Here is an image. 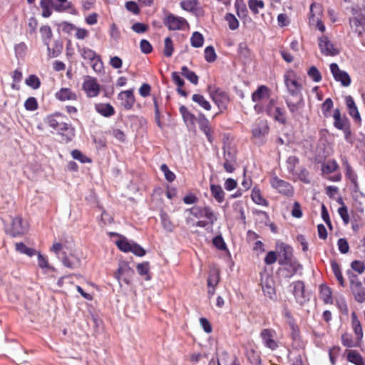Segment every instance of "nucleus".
<instances>
[{"mask_svg": "<svg viewBox=\"0 0 365 365\" xmlns=\"http://www.w3.org/2000/svg\"><path fill=\"white\" fill-rule=\"evenodd\" d=\"M260 338L267 348L273 351L278 347V342L276 339L277 334L274 329H263L260 332Z\"/></svg>", "mask_w": 365, "mask_h": 365, "instance_id": "obj_7", "label": "nucleus"}, {"mask_svg": "<svg viewBox=\"0 0 365 365\" xmlns=\"http://www.w3.org/2000/svg\"><path fill=\"white\" fill-rule=\"evenodd\" d=\"M331 72L336 81H340L343 86H349L351 83V78L349 74L341 71L338 65L335 63H332L330 65Z\"/></svg>", "mask_w": 365, "mask_h": 365, "instance_id": "obj_12", "label": "nucleus"}, {"mask_svg": "<svg viewBox=\"0 0 365 365\" xmlns=\"http://www.w3.org/2000/svg\"><path fill=\"white\" fill-rule=\"evenodd\" d=\"M41 9H52L54 8L56 11H61L65 9L62 4H54L53 0H41L40 2Z\"/></svg>", "mask_w": 365, "mask_h": 365, "instance_id": "obj_43", "label": "nucleus"}, {"mask_svg": "<svg viewBox=\"0 0 365 365\" xmlns=\"http://www.w3.org/2000/svg\"><path fill=\"white\" fill-rule=\"evenodd\" d=\"M352 318V327L356 335L357 339L359 341L363 337V331L360 322L357 319L356 314L353 312L351 314Z\"/></svg>", "mask_w": 365, "mask_h": 365, "instance_id": "obj_30", "label": "nucleus"}, {"mask_svg": "<svg viewBox=\"0 0 365 365\" xmlns=\"http://www.w3.org/2000/svg\"><path fill=\"white\" fill-rule=\"evenodd\" d=\"M225 20L231 30H235L239 27V21L237 18L232 14H227Z\"/></svg>", "mask_w": 365, "mask_h": 365, "instance_id": "obj_49", "label": "nucleus"}, {"mask_svg": "<svg viewBox=\"0 0 365 365\" xmlns=\"http://www.w3.org/2000/svg\"><path fill=\"white\" fill-rule=\"evenodd\" d=\"M51 251L53 252L56 255L61 259L63 256V252L64 251V246L60 242H54L51 247Z\"/></svg>", "mask_w": 365, "mask_h": 365, "instance_id": "obj_58", "label": "nucleus"}, {"mask_svg": "<svg viewBox=\"0 0 365 365\" xmlns=\"http://www.w3.org/2000/svg\"><path fill=\"white\" fill-rule=\"evenodd\" d=\"M61 259L63 264L70 269H76L81 265V260L78 257L73 254L67 255L66 252H63V256Z\"/></svg>", "mask_w": 365, "mask_h": 365, "instance_id": "obj_20", "label": "nucleus"}, {"mask_svg": "<svg viewBox=\"0 0 365 365\" xmlns=\"http://www.w3.org/2000/svg\"><path fill=\"white\" fill-rule=\"evenodd\" d=\"M81 56L85 60H88L92 63V68L96 72H101L103 68V62L100 56L89 48H83L81 50Z\"/></svg>", "mask_w": 365, "mask_h": 365, "instance_id": "obj_3", "label": "nucleus"}, {"mask_svg": "<svg viewBox=\"0 0 365 365\" xmlns=\"http://www.w3.org/2000/svg\"><path fill=\"white\" fill-rule=\"evenodd\" d=\"M286 104L289 112L294 118H299L302 116L304 108L303 96L287 97L286 98Z\"/></svg>", "mask_w": 365, "mask_h": 365, "instance_id": "obj_1", "label": "nucleus"}, {"mask_svg": "<svg viewBox=\"0 0 365 365\" xmlns=\"http://www.w3.org/2000/svg\"><path fill=\"white\" fill-rule=\"evenodd\" d=\"M181 7L182 9L187 11H192L194 9H195L197 6V1L196 0H185L182 1L180 3Z\"/></svg>", "mask_w": 365, "mask_h": 365, "instance_id": "obj_54", "label": "nucleus"}, {"mask_svg": "<svg viewBox=\"0 0 365 365\" xmlns=\"http://www.w3.org/2000/svg\"><path fill=\"white\" fill-rule=\"evenodd\" d=\"M25 108L27 110L34 111L38 108V103L34 97L29 98L24 103Z\"/></svg>", "mask_w": 365, "mask_h": 365, "instance_id": "obj_53", "label": "nucleus"}, {"mask_svg": "<svg viewBox=\"0 0 365 365\" xmlns=\"http://www.w3.org/2000/svg\"><path fill=\"white\" fill-rule=\"evenodd\" d=\"M293 293L297 301L302 304L304 299V285L302 281L293 283Z\"/></svg>", "mask_w": 365, "mask_h": 365, "instance_id": "obj_25", "label": "nucleus"}, {"mask_svg": "<svg viewBox=\"0 0 365 365\" xmlns=\"http://www.w3.org/2000/svg\"><path fill=\"white\" fill-rule=\"evenodd\" d=\"M196 120L199 124L200 129L205 133L208 141L212 143L213 138L212 136V130L210 125V122L204 114H199Z\"/></svg>", "mask_w": 365, "mask_h": 365, "instance_id": "obj_18", "label": "nucleus"}, {"mask_svg": "<svg viewBox=\"0 0 365 365\" xmlns=\"http://www.w3.org/2000/svg\"><path fill=\"white\" fill-rule=\"evenodd\" d=\"M181 74L194 85L197 84L198 76L193 71H190L187 66H182L181 68Z\"/></svg>", "mask_w": 365, "mask_h": 365, "instance_id": "obj_34", "label": "nucleus"}, {"mask_svg": "<svg viewBox=\"0 0 365 365\" xmlns=\"http://www.w3.org/2000/svg\"><path fill=\"white\" fill-rule=\"evenodd\" d=\"M308 75L315 82H319L322 80L321 73L315 66H312L309 68Z\"/></svg>", "mask_w": 365, "mask_h": 365, "instance_id": "obj_59", "label": "nucleus"}, {"mask_svg": "<svg viewBox=\"0 0 365 365\" xmlns=\"http://www.w3.org/2000/svg\"><path fill=\"white\" fill-rule=\"evenodd\" d=\"M28 230V223L21 217H16L12 219L9 233L13 237L25 234Z\"/></svg>", "mask_w": 365, "mask_h": 365, "instance_id": "obj_9", "label": "nucleus"}, {"mask_svg": "<svg viewBox=\"0 0 365 365\" xmlns=\"http://www.w3.org/2000/svg\"><path fill=\"white\" fill-rule=\"evenodd\" d=\"M172 79L173 82L178 86V92L181 96L186 97L187 93L185 91H184L182 87L184 86V81L182 79L178 72L172 73Z\"/></svg>", "mask_w": 365, "mask_h": 365, "instance_id": "obj_31", "label": "nucleus"}, {"mask_svg": "<svg viewBox=\"0 0 365 365\" xmlns=\"http://www.w3.org/2000/svg\"><path fill=\"white\" fill-rule=\"evenodd\" d=\"M116 245L123 252H128L130 251L132 243H130L126 240H119L116 242Z\"/></svg>", "mask_w": 365, "mask_h": 365, "instance_id": "obj_60", "label": "nucleus"}, {"mask_svg": "<svg viewBox=\"0 0 365 365\" xmlns=\"http://www.w3.org/2000/svg\"><path fill=\"white\" fill-rule=\"evenodd\" d=\"M251 197L256 204L264 206L267 205V200L261 195L260 191L258 188H253Z\"/></svg>", "mask_w": 365, "mask_h": 365, "instance_id": "obj_38", "label": "nucleus"}, {"mask_svg": "<svg viewBox=\"0 0 365 365\" xmlns=\"http://www.w3.org/2000/svg\"><path fill=\"white\" fill-rule=\"evenodd\" d=\"M248 6L250 9L255 14L259 13V9H262L264 7V2L262 0H249Z\"/></svg>", "mask_w": 365, "mask_h": 365, "instance_id": "obj_46", "label": "nucleus"}, {"mask_svg": "<svg viewBox=\"0 0 365 365\" xmlns=\"http://www.w3.org/2000/svg\"><path fill=\"white\" fill-rule=\"evenodd\" d=\"M269 132V127L267 122L260 120L252 129V135L255 138H262Z\"/></svg>", "mask_w": 365, "mask_h": 365, "instance_id": "obj_23", "label": "nucleus"}, {"mask_svg": "<svg viewBox=\"0 0 365 365\" xmlns=\"http://www.w3.org/2000/svg\"><path fill=\"white\" fill-rule=\"evenodd\" d=\"M179 110L185 123H190L192 125L195 123L197 118L191 113L185 106H181Z\"/></svg>", "mask_w": 365, "mask_h": 365, "instance_id": "obj_32", "label": "nucleus"}, {"mask_svg": "<svg viewBox=\"0 0 365 365\" xmlns=\"http://www.w3.org/2000/svg\"><path fill=\"white\" fill-rule=\"evenodd\" d=\"M220 280L219 272L216 269L212 270L207 279L208 287H215Z\"/></svg>", "mask_w": 365, "mask_h": 365, "instance_id": "obj_41", "label": "nucleus"}, {"mask_svg": "<svg viewBox=\"0 0 365 365\" xmlns=\"http://www.w3.org/2000/svg\"><path fill=\"white\" fill-rule=\"evenodd\" d=\"M192 100L205 110H210L211 105L210 102L207 101L203 96L200 94H194L192 97Z\"/></svg>", "mask_w": 365, "mask_h": 365, "instance_id": "obj_35", "label": "nucleus"}, {"mask_svg": "<svg viewBox=\"0 0 365 365\" xmlns=\"http://www.w3.org/2000/svg\"><path fill=\"white\" fill-rule=\"evenodd\" d=\"M350 277V287L355 299L359 302L363 303L365 302V287H363L362 283L359 280L356 275H349Z\"/></svg>", "mask_w": 365, "mask_h": 365, "instance_id": "obj_6", "label": "nucleus"}, {"mask_svg": "<svg viewBox=\"0 0 365 365\" xmlns=\"http://www.w3.org/2000/svg\"><path fill=\"white\" fill-rule=\"evenodd\" d=\"M190 42L192 46L195 48L202 47L204 43V37L200 33L195 31L191 36Z\"/></svg>", "mask_w": 365, "mask_h": 365, "instance_id": "obj_39", "label": "nucleus"}, {"mask_svg": "<svg viewBox=\"0 0 365 365\" xmlns=\"http://www.w3.org/2000/svg\"><path fill=\"white\" fill-rule=\"evenodd\" d=\"M98 113L103 116H111L115 113L113 107L109 103H99L96 106Z\"/></svg>", "mask_w": 365, "mask_h": 365, "instance_id": "obj_26", "label": "nucleus"}, {"mask_svg": "<svg viewBox=\"0 0 365 365\" xmlns=\"http://www.w3.org/2000/svg\"><path fill=\"white\" fill-rule=\"evenodd\" d=\"M261 286L265 296L271 299H275L276 292L272 276L269 274L261 275Z\"/></svg>", "mask_w": 365, "mask_h": 365, "instance_id": "obj_8", "label": "nucleus"}, {"mask_svg": "<svg viewBox=\"0 0 365 365\" xmlns=\"http://www.w3.org/2000/svg\"><path fill=\"white\" fill-rule=\"evenodd\" d=\"M331 266L332 271H333L336 278L339 281L340 285L341 287H344L345 286L344 279L342 276V274H341V272L339 264L335 261H332L331 262Z\"/></svg>", "mask_w": 365, "mask_h": 365, "instance_id": "obj_40", "label": "nucleus"}, {"mask_svg": "<svg viewBox=\"0 0 365 365\" xmlns=\"http://www.w3.org/2000/svg\"><path fill=\"white\" fill-rule=\"evenodd\" d=\"M270 184L273 188L285 196L291 197L294 194L292 185L288 182L279 179L277 176L272 177L270 179Z\"/></svg>", "mask_w": 365, "mask_h": 365, "instance_id": "obj_4", "label": "nucleus"}, {"mask_svg": "<svg viewBox=\"0 0 365 365\" xmlns=\"http://www.w3.org/2000/svg\"><path fill=\"white\" fill-rule=\"evenodd\" d=\"M55 97L60 101H76L77 95L75 92L68 88H62L56 93Z\"/></svg>", "mask_w": 365, "mask_h": 365, "instance_id": "obj_21", "label": "nucleus"}, {"mask_svg": "<svg viewBox=\"0 0 365 365\" xmlns=\"http://www.w3.org/2000/svg\"><path fill=\"white\" fill-rule=\"evenodd\" d=\"M56 130L62 135H63L64 133L66 132V135H68L67 137L68 139H69L72 135H73V128L70 126V125L64 122H61L59 126H58Z\"/></svg>", "mask_w": 365, "mask_h": 365, "instance_id": "obj_45", "label": "nucleus"}, {"mask_svg": "<svg viewBox=\"0 0 365 365\" xmlns=\"http://www.w3.org/2000/svg\"><path fill=\"white\" fill-rule=\"evenodd\" d=\"M133 270L130 267L129 264L125 262H120L118 265V268L115 273V277L120 281V279H123V280L128 284L129 280L128 278L133 274Z\"/></svg>", "mask_w": 365, "mask_h": 365, "instance_id": "obj_14", "label": "nucleus"}, {"mask_svg": "<svg viewBox=\"0 0 365 365\" xmlns=\"http://www.w3.org/2000/svg\"><path fill=\"white\" fill-rule=\"evenodd\" d=\"M118 98L121 101L122 106H123L126 110L130 109L135 101L133 91L132 89L121 91L118 94Z\"/></svg>", "mask_w": 365, "mask_h": 365, "instance_id": "obj_17", "label": "nucleus"}, {"mask_svg": "<svg viewBox=\"0 0 365 365\" xmlns=\"http://www.w3.org/2000/svg\"><path fill=\"white\" fill-rule=\"evenodd\" d=\"M15 246L16 251L27 256L32 257L36 254L34 249L26 247L23 242H18Z\"/></svg>", "mask_w": 365, "mask_h": 365, "instance_id": "obj_37", "label": "nucleus"}, {"mask_svg": "<svg viewBox=\"0 0 365 365\" xmlns=\"http://www.w3.org/2000/svg\"><path fill=\"white\" fill-rule=\"evenodd\" d=\"M284 83L289 93V97L302 96L301 93L302 85L293 72L285 76Z\"/></svg>", "mask_w": 365, "mask_h": 365, "instance_id": "obj_2", "label": "nucleus"}, {"mask_svg": "<svg viewBox=\"0 0 365 365\" xmlns=\"http://www.w3.org/2000/svg\"><path fill=\"white\" fill-rule=\"evenodd\" d=\"M160 220L163 228L168 232H172L174 226L172 222L170 221L168 215L165 212H161Z\"/></svg>", "mask_w": 365, "mask_h": 365, "instance_id": "obj_44", "label": "nucleus"}, {"mask_svg": "<svg viewBox=\"0 0 365 365\" xmlns=\"http://www.w3.org/2000/svg\"><path fill=\"white\" fill-rule=\"evenodd\" d=\"M347 360L356 365H364L361 355L355 350H349L347 351Z\"/></svg>", "mask_w": 365, "mask_h": 365, "instance_id": "obj_29", "label": "nucleus"}, {"mask_svg": "<svg viewBox=\"0 0 365 365\" xmlns=\"http://www.w3.org/2000/svg\"><path fill=\"white\" fill-rule=\"evenodd\" d=\"M269 89L265 86H260L252 95L253 102H259L269 98Z\"/></svg>", "mask_w": 365, "mask_h": 365, "instance_id": "obj_22", "label": "nucleus"}, {"mask_svg": "<svg viewBox=\"0 0 365 365\" xmlns=\"http://www.w3.org/2000/svg\"><path fill=\"white\" fill-rule=\"evenodd\" d=\"M173 52V46L172 39L168 37L165 39L164 55L170 57Z\"/></svg>", "mask_w": 365, "mask_h": 365, "instance_id": "obj_55", "label": "nucleus"}, {"mask_svg": "<svg viewBox=\"0 0 365 365\" xmlns=\"http://www.w3.org/2000/svg\"><path fill=\"white\" fill-rule=\"evenodd\" d=\"M161 171L164 173L165 179L168 182H173L175 178V175L169 170L168 167L165 164H163L160 166Z\"/></svg>", "mask_w": 365, "mask_h": 365, "instance_id": "obj_56", "label": "nucleus"}, {"mask_svg": "<svg viewBox=\"0 0 365 365\" xmlns=\"http://www.w3.org/2000/svg\"><path fill=\"white\" fill-rule=\"evenodd\" d=\"M187 211L195 217H206L211 224H213L217 220V215L207 206L203 207L195 206Z\"/></svg>", "mask_w": 365, "mask_h": 365, "instance_id": "obj_5", "label": "nucleus"}, {"mask_svg": "<svg viewBox=\"0 0 365 365\" xmlns=\"http://www.w3.org/2000/svg\"><path fill=\"white\" fill-rule=\"evenodd\" d=\"M341 341L342 344L347 347L358 346L359 345V342L354 343L351 336L346 334L342 335Z\"/></svg>", "mask_w": 365, "mask_h": 365, "instance_id": "obj_62", "label": "nucleus"}, {"mask_svg": "<svg viewBox=\"0 0 365 365\" xmlns=\"http://www.w3.org/2000/svg\"><path fill=\"white\" fill-rule=\"evenodd\" d=\"M320 294L326 304L332 303L331 289L326 286H322L320 288Z\"/></svg>", "mask_w": 365, "mask_h": 365, "instance_id": "obj_47", "label": "nucleus"}, {"mask_svg": "<svg viewBox=\"0 0 365 365\" xmlns=\"http://www.w3.org/2000/svg\"><path fill=\"white\" fill-rule=\"evenodd\" d=\"M333 107V102L331 98H327L322 105V111L325 117L328 116V113Z\"/></svg>", "mask_w": 365, "mask_h": 365, "instance_id": "obj_63", "label": "nucleus"}, {"mask_svg": "<svg viewBox=\"0 0 365 365\" xmlns=\"http://www.w3.org/2000/svg\"><path fill=\"white\" fill-rule=\"evenodd\" d=\"M210 190L213 197L218 202H222L225 198V192L220 185H212Z\"/></svg>", "mask_w": 365, "mask_h": 365, "instance_id": "obj_33", "label": "nucleus"}, {"mask_svg": "<svg viewBox=\"0 0 365 365\" xmlns=\"http://www.w3.org/2000/svg\"><path fill=\"white\" fill-rule=\"evenodd\" d=\"M165 24L168 26L170 30H180L183 29L185 26H187V21L180 16H176L173 14H169L167 16L165 20Z\"/></svg>", "mask_w": 365, "mask_h": 365, "instance_id": "obj_13", "label": "nucleus"}, {"mask_svg": "<svg viewBox=\"0 0 365 365\" xmlns=\"http://www.w3.org/2000/svg\"><path fill=\"white\" fill-rule=\"evenodd\" d=\"M210 94L212 100L218 107L220 113H222L226 108L227 104L229 102L227 95L219 88L215 91H210Z\"/></svg>", "mask_w": 365, "mask_h": 365, "instance_id": "obj_11", "label": "nucleus"}, {"mask_svg": "<svg viewBox=\"0 0 365 365\" xmlns=\"http://www.w3.org/2000/svg\"><path fill=\"white\" fill-rule=\"evenodd\" d=\"M319 46L321 52L327 56H335L339 53V51L334 48V45L327 36H322L319 39Z\"/></svg>", "mask_w": 365, "mask_h": 365, "instance_id": "obj_16", "label": "nucleus"}, {"mask_svg": "<svg viewBox=\"0 0 365 365\" xmlns=\"http://www.w3.org/2000/svg\"><path fill=\"white\" fill-rule=\"evenodd\" d=\"M268 115L273 116L274 118L278 122L284 124L286 123V118L284 111L279 107H275L274 110H272L269 108L267 110Z\"/></svg>", "mask_w": 365, "mask_h": 365, "instance_id": "obj_28", "label": "nucleus"}, {"mask_svg": "<svg viewBox=\"0 0 365 365\" xmlns=\"http://www.w3.org/2000/svg\"><path fill=\"white\" fill-rule=\"evenodd\" d=\"M333 117L334 119V125L337 129L342 130L348 126L347 119L341 118L339 109L336 108L334 110Z\"/></svg>", "mask_w": 365, "mask_h": 365, "instance_id": "obj_27", "label": "nucleus"}, {"mask_svg": "<svg viewBox=\"0 0 365 365\" xmlns=\"http://www.w3.org/2000/svg\"><path fill=\"white\" fill-rule=\"evenodd\" d=\"M233 360L232 359H230L227 352L223 351L220 358L217 359V365H230V361Z\"/></svg>", "mask_w": 365, "mask_h": 365, "instance_id": "obj_64", "label": "nucleus"}, {"mask_svg": "<svg viewBox=\"0 0 365 365\" xmlns=\"http://www.w3.org/2000/svg\"><path fill=\"white\" fill-rule=\"evenodd\" d=\"M205 58L207 62H213L216 59V53L214 48L212 46H209L205 49Z\"/></svg>", "mask_w": 365, "mask_h": 365, "instance_id": "obj_51", "label": "nucleus"}, {"mask_svg": "<svg viewBox=\"0 0 365 365\" xmlns=\"http://www.w3.org/2000/svg\"><path fill=\"white\" fill-rule=\"evenodd\" d=\"M71 155L72 157L76 159V160H79L81 163H91V160L86 157V155H84L81 151H79L78 150H74L72 151L71 153Z\"/></svg>", "mask_w": 365, "mask_h": 365, "instance_id": "obj_57", "label": "nucleus"}, {"mask_svg": "<svg viewBox=\"0 0 365 365\" xmlns=\"http://www.w3.org/2000/svg\"><path fill=\"white\" fill-rule=\"evenodd\" d=\"M137 271L139 274L142 276H146L145 279H150L148 276L149 272V264L148 262H143L137 265Z\"/></svg>", "mask_w": 365, "mask_h": 365, "instance_id": "obj_52", "label": "nucleus"}, {"mask_svg": "<svg viewBox=\"0 0 365 365\" xmlns=\"http://www.w3.org/2000/svg\"><path fill=\"white\" fill-rule=\"evenodd\" d=\"M349 24L351 28L361 36L365 31V14L351 18Z\"/></svg>", "mask_w": 365, "mask_h": 365, "instance_id": "obj_19", "label": "nucleus"}, {"mask_svg": "<svg viewBox=\"0 0 365 365\" xmlns=\"http://www.w3.org/2000/svg\"><path fill=\"white\" fill-rule=\"evenodd\" d=\"M26 83L32 88L37 89L40 87L41 81L36 76L31 75L26 79Z\"/></svg>", "mask_w": 365, "mask_h": 365, "instance_id": "obj_50", "label": "nucleus"}, {"mask_svg": "<svg viewBox=\"0 0 365 365\" xmlns=\"http://www.w3.org/2000/svg\"><path fill=\"white\" fill-rule=\"evenodd\" d=\"M83 89L89 98L97 96L100 92L99 84L94 78L86 80L83 84Z\"/></svg>", "mask_w": 365, "mask_h": 365, "instance_id": "obj_15", "label": "nucleus"}, {"mask_svg": "<svg viewBox=\"0 0 365 365\" xmlns=\"http://www.w3.org/2000/svg\"><path fill=\"white\" fill-rule=\"evenodd\" d=\"M224 168L228 173H233L236 166V151L230 147L224 148Z\"/></svg>", "mask_w": 365, "mask_h": 365, "instance_id": "obj_10", "label": "nucleus"}, {"mask_svg": "<svg viewBox=\"0 0 365 365\" xmlns=\"http://www.w3.org/2000/svg\"><path fill=\"white\" fill-rule=\"evenodd\" d=\"M247 356L248 360L252 365H260V356L257 351H254L253 349H251L247 351Z\"/></svg>", "mask_w": 365, "mask_h": 365, "instance_id": "obj_48", "label": "nucleus"}, {"mask_svg": "<svg viewBox=\"0 0 365 365\" xmlns=\"http://www.w3.org/2000/svg\"><path fill=\"white\" fill-rule=\"evenodd\" d=\"M351 267L359 274H362L365 270V264L359 260H354L351 264Z\"/></svg>", "mask_w": 365, "mask_h": 365, "instance_id": "obj_61", "label": "nucleus"}, {"mask_svg": "<svg viewBox=\"0 0 365 365\" xmlns=\"http://www.w3.org/2000/svg\"><path fill=\"white\" fill-rule=\"evenodd\" d=\"M345 101L349 110V115L356 121L361 122V117L353 98L350 96H348L346 97Z\"/></svg>", "mask_w": 365, "mask_h": 365, "instance_id": "obj_24", "label": "nucleus"}, {"mask_svg": "<svg viewBox=\"0 0 365 365\" xmlns=\"http://www.w3.org/2000/svg\"><path fill=\"white\" fill-rule=\"evenodd\" d=\"M339 166L336 160H328L326 163L322 165V172L325 174H329L338 169Z\"/></svg>", "mask_w": 365, "mask_h": 365, "instance_id": "obj_42", "label": "nucleus"}, {"mask_svg": "<svg viewBox=\"0 0 365 365\" xmlns=\"http://www.w3.org/2000/svg\"><path fill=\"white\" fill-rule=\"evenodd\" d=\"M344 164L346 166V176L354 185V187L357 188L358 183L356 174L354 172L353 169L351 168V165L349 164L347 160H345L344 162Z\"/></svg>", "mask_w": 365, "mask_h": 365, "instance_id": "obj_36", "label": "nucleus"}]
</instances>
